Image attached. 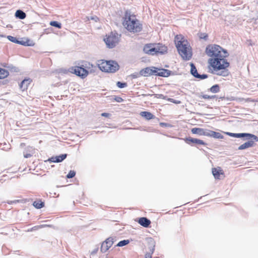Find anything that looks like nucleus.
<instances>
[{"mask_svg":"<svg viewBox=\"0 0 258 258\" xmlns=\"http://www.w3.org/2000/svg\"><path fill=\"white\" fill-rule=\"evenodd\" d=\"M142 76L141 75V71L139 73H134L131 75V77L132 79H136Z\"/></svg>","mask_w":258,"mask_h":258,"instance_id":"nucleus-39","label":"nucleus"},{"mask_svg":"<svg viewBox=\"0 0 258 258\" xmlns=\"http://www.w3.org/2000/svg\"><path fill=\"white\" fill-rule=\"evenodd\" d=\"M10 146V144H8L6 143H4V144L0 143V147L1 148V149L2 150H4L7 151L9 149H10V147H9Z\"/></svg>","mask_w":258,"mask_h":258,"instance_id":"nucleus-36","label":"nucleus"},{"mask_svg":"<svg viewBox=\"0 0 258 258\" xmlns=\"http://www.w3.org/2000/svg\"><path fill=\"white\" fill-rule=\"evenodd\" d=\"M18 202H19L18 200H15V201H8L7 203L9 204H14V203H17Z\"/></svg>","mask_w":258,"mask_h":258,"instance_id":"nucleus-51","label":"nucleus"},{"mask_svg":"<svg viewBox=\"0 0 258 258\" xmlns=\"http://www.w3.org/2000/svg\"><path fill=\"white\" fill-rule=\"evenodd\" d=\"M50 227V226L48 225H39L38 226H34L32 228L31 230H36V229H38V228H43V227Z\"/></svg>","mask_w":258,"mask_h":258,"instance_id":"nucleus-43","label":"nucleus"},{"mask_svg":"<svg viewBox=\"0 0 258 258\" xmlns=\"http://www.w3.org/2000/svg\"><path fill=\"white\" fill-rule=\"evenodd\" d=\"M201 97L205 99H215L217 98L216 95H202Z\"/></svg>","mask_w":258,"mask_h":258,"instance_id":"nucleus-35","label":"nucleus"},{"mask_svg":"<svg viewBox=\"0 0 258 258\" xmlns=\"http://www.w3.org/2000/svg\"><path fill=\"white\" fill-rule=\"evenodd\" d=\"M140 115L145 118L147 120L155 118V116L152 114L151 112L148 111H142L140 113Z\"/></svg>","mask_w":258,"mask_h":258,"instance_id":"nucleus-22","label":"nucleus"},{"mask_svg":"<svg viewBox=\"0 0 258 258\" xmlns=\"http://www.w3.org/2000/svg\"><path fill=\"white\" fill-rule=\"evenodd\" d=\"M156 97L157 98L164 99V96L163 94H155Z\"/></svg>","mask_w":258,"mask_h":258,"instance_id":"nucleus-47","label":"nucleus"},{"mask_svg":"<svg viewBox=\"0 0 258 258\" xmlns=\"http://www.w3.org/2000/svg\"><path fill=\"white\" fill-rule=\"evenodd\" d=\"M208 34L206 33H203L200 34V39H203L205 40H207L208 39Z\"/></svg>","mask_w":258,"mask_h":258,"instance_id":"nucleus-42","label":"nucleus"},{"mask_svg":"<svg viewBox=\"0 0 258 258\" xmlns=\"http://www.w3.org/2000/svg\"><path fill=\"white\" fill-rule=\"evenodd\" d=\"M141 71V75L144 77H149L151 76V67L142 69Z\"/></svg>","mask_w":258,"mask_h":258,"instance_id":"nucleus-19","label":"nucleus"},{"mask_svg":"<svg viewBox=\"0 0 258 258\" xmlns=\"http://www.w3.org/2000/svg\"><path fill=\"white\" fill-rule=\"evenodd\" d=\"M31 82L32 80L29 78L25 79L21 82L20 84L19 85L20 89L23 91L27 89L28 86L30 85Z\"/></svg>","mask_w":258,"mask_h":258,"instance_id":"nucleus-18","label":"nucleus"},{"mask_svg":"<svg viewBox=\"0 0 258 258\" xmlns=\"http://www.w3.org/2000/svg\"><path fill=\"white\" fill-rule=\"evenodd\" d=\"M15 17L17 18L23 20L26 17V14L23 11L21 10H17L15 13Z\"/></svg>","mask_w":258,"mask_h":258,"instance_id":"nucleus-23","label":"nucleus"},{"mask_svg":"<svg viewBox=\"0 0 258 258\" xmlns=\"http://www.w3.org/2000/svg\"><path fill=\"white\" fill-rule=\"evenodd\" d=\"M7 38L8 40L13 43L21 44L23 46H33L34 45V43L31 42V43H29L30 40L27 39V41H23V40H19L18 39L14 36L9 35L7 36Z\"/></svg>","mask_w":258,"mask_h":258,"instance_id":"nucleus-9","label":"nucleus"},{"mask_svg":"<svg viewBox=\"0 0 258 258\" xmlns=\"http://www.w3.org/2000/svg\"><path fill=\"white\" fill-rule=\"evenodd\" d=\"M116 86L119 88H124V87L127 86V83H124V82H121L118 81L116 83Z\"/></svg>","mask_w":258,"mask_h":258,"instance_id":"nucleus-37","label":"nucleus"},{"mask_svg":"<svg viewBox=\"0 0 258 258\" xmlns=\"http://www.w3.org/2000/svg\"><path fill=\"white\" fill-rule=\"evenodd\" d=\"M51 32V28L45 29L44 30L43 34H49Z\"/></svg>","mask_w":258,"mask_h":258,"instance_id":"nucleus-46","label":"nucleus"},{"mask_svg":"<svg viewBox=\"0 0 258 258\" xmlns=\"http://www.w3.org/2000/svg\"><path fill=\"white\" fill-rule=\"evenodd\" d=\"M151 253H147L145 255V258H152V254L153 253L154 251V248L153 247L152 248Z\"/></svg>","mask_w":258,"mask_h":258,"instance_id":"nucleus-44","label":"nucleus"},{"mask_svg":"<svg viewBox=\"0 0 258 258\" xmlns=\"http://www.w3.org/2000/svg\"><path fill=\"white\" fill-rule=\"evenodd\" d=\"M120 37L117 32L112 31L104 40L108 48H113L118 43Z\"/></svg>","mask_w":258,"mask_h":258,"instance_id":"nucleus-5","label":"nucleus"},{"mask_svg":"<svg viewBox=\"0 0 258 258\" xmlns=\"http://www.w3.org/2000/svg\"><path fill=\"white\" fill-rule=\"evenodd\" d=\"M69 71L70 73L74 74L82 79L86 78L89 74L88 71L84 68L83 66L72 67L69 69Z\"/></svg>","mask_w":258,"mask_h":258,"instance_id":"nucleus-7","label":"nucleus"},{"mask_svg":"<svg viewBox=\"0 0 258 258\" xmlns=\"http://www.w3.org/2000/svg\"><path fill=\"white\" fill-rule=\"evenodd\" d=\"M9 75V73L7 70L0 68V79L7 77Z\"/></svg>","mask_w":258,"mask_h":258,"instance_id":"nucleus-26","label":"nucleus"},{"mask_svg":"<svg viewBox=\"0 0 258 258\" xmlns=\"http://www.w3.org/2000/svg\"><path fill=\"white\" fill-rule=\"evenodd\" d=\"M172 71L165 69L159 68V71L157 74H156V76H160L162 77H168L171 75Z\"/></svg>","mask_w":258,"mask_h":258,"instance_id":"nucleus-14","label":"nucleus"},{"mask_svg":"<svg viewBox=\"0 0 258 258\" xmlns=\"http://www.w3.org/2000/svg\"><path fill=\"white\" fill-rule=\"evenodd\" d=\"M33 205L36 209H39L44 207V203L41 200L36 201L33 202Z\"/></svg>","mask_w":258,"mask_h":258,"instance_id":"nucleus-25","label":"nucleus"},{"mask_svg":"<svg viewBox=\"0 0 258 258\" xmlns=\"http://www.w3.org/2000/svg\"><path fill=\"white\" fill-rule=\"evenodd\" d=\"M213 131H211L208 129L204 130L203 136H207V137H212Z\"/></svg>","mask_w":258,"mask_h":258,"instance_id":"nucleus-34","label":"nucleus"},{"mask_svg":"<svg viewBox=\"0 0 258 258\" xmlns=\"http://www.w3.org/2000/svg\"><path fill=\"white\" fill-rule=\"evenodd\" d=\"M98 251V247H97L96 248L94 249L92 252H91V254L92 255H94L95 254L97 251Z\"/></svg>","mask_w":258,"mask_h":258,"instance_id":"nucleus-50","label":"nucleus"},{"mask_svg":"<svg viewBox=\"0 0 258 258\" xmlns=\"http://www.w3.org/2000/svg\"><path fill=\"white\" fill-rule=\"evenodd\" d=\"M222 59H225L224 58L227 57L229 55V53L226 49L222 48L221 53Z\"/></svg>","mask_w":258,"mask_h":258,"instance_id":"nucleus-32","label":"nucleus"},{"mask_svg":"<svg viewBox=\"0 0 258 258\" xmlns=\"http://www.w3.org/2000/svg\"><path fill=\"white\" fill-rule=\"evenodd\" d=\"M184 140L187 144L191 146H193V144L202 145H207V144L202 140H200L196 138H193L190 137L186 138Z\"/></svg>","mask_w":258,"mask_h":258,"instance_id":"nucleus-11","label":"nucleus"},{"mask_svg":"<svg viewBox=\"0 0 258 258\" xmlns=\"http://www.w3.org/2000/svg\"><path fill=\"white\" fill-rule=\"evenodd\" d=\"M122 25L129 31L139 32L142 30V25L137 20L135 15H131V12L127 10L123 17Z\"/></svg>","mask_w":258,"mask_h":258,"instance_id":"nucleus-2","label":"nucleus"},{"mask_svg":"<svg viewBox=\"0 0 258 258\" xmlns=\"http://www.w3.org/2000/svg\"><path fill=\"white\" fill-rule=\"evenodd\" d=\"M159 124L162 127L168 128L172 127V125L171 124L166 122H160Z\"/></svg>","mask_w":258,"mask_h":258,"instance_id":"nucleus-40","label":"nucleus"},{"mask_svg":"<svg viewBox=\"0 0 258 258\" xmlns=\"http://www.w3.org/2000/svg\"><path fill=\"white\" fill-rule=\"evenodd\" d=\"M208 76L207 74H202V75L199 74L198 78H197L200 79V80H204V79L208 78Z\"/></svg>","mask_w":258,"mask_h":258,"instance_id":"nucleus-41","label":"nucleus"},{"mask_svg":"<svg viewBox=\"0 0 258 258\" xmlns=\"http://www.w3.org/2000/svg\"><path fill=\"white\" fill-rule=\"evenodd\" d=\"M114 99L117 102H121L123 101V99L120 96H114Z\"/></svg>","mask_w":258,"mask_h":258,"instance_id":"nucleus-45","label":"nucleus"},{"mask_svg":"<svg viewBox=\"0 0 258 258\" xmlns=\"http://www.w3.org/2000/svg\"><path fill=\"white\" fill-rule=\"evenodd\" d=\"M209 91L213 93H217L220 91V86L218 84H215L212 86L209 89Z\"/></svg>","mask_w":258,"mask_h":258,"instance_id":"nucleus-28","label":"nucleus"},{"mask_svg":"<svg viewBox=\"0 0 258 258\" xmlns=\"http://www.w3.org/2000/svg\"><path fill=\"white\" fill-rule=\"evenodd\" d=\"M76 175V172L74 170H70L69 173L67 175L68 178H72L74 177Z\"/></svg>","mask_w":258,"mask_h":258,"instance_id":"nucleus-38","label":"nucleus"},{"mask_svg":"<svg viewBox=\"0 0 258 258\" xmlns=\"http://www.w3.org/2000/svg\"><path fill=\"white\" fill-rule=\"evenodd\" d=\"M35 150L33 147H28L23 153L24 157L26 158H30L33 156Z\"/></svg>","mask_w":258,"mask_h":258,"instance_id":"nucleus-17","label":"nucleus"},{"mask_svg":"<svg viewBox=\"0 0 258 258\" xmlns=\"http://www.w3.org/2000/svg\"><path fill=\"white\" fill-rule=\"evenodd\" d=\"M211 137H213L215 139H223L224 136L223 135H222L220 133L213 131Z\"/></svg>","mask_w":258,"mask_h":258,"instance_id":"nucleus-29","label":"nucleus"},{"mask_svg":"<svg viewBox=\"0 0 258 258\" xmlns=\"http://www.w3.org/2000/svg\"><path fill=\"white\" fill-rule=\"evenodd\" d=\"M110 115V114L108 113H106V112H104V113H102L101 114V116H104V117H109V116Z\"/></svg>","mask_w":258,"mask_h":258,"instance_id":"nucleus-48","label":"nucleus"},{"mask_svg":"<svg viewBox=\"0 0 258 258\" xmlns=\"http://www.w3.org/2000/svg\"><path fill=\"white\" fill-rule=\"evenodd\" d=\"M221 50L222 48L216 44L209 45L206 47V54L212 57L209 59L208 62L214 71H218L229 66V63L226 59L221 58Z\"/></svg>","mask_w":258,"mask_h":258,"instance_id":"nucleus-1","label":"nucleus"},{"mask_svg":"<svg viewBox=\"0 0 258 258\" xmlns=\"http://www.w3.org/2000/svg\"><path fill=\"white\" fill-rule=\"evenodd\" d=\"M67 156V154H63L58 156H52L48 159V161L51 162L59 163L63 161Z\"/></svg>","mask_w":258,"mask_h":258,"instance_id":"nucleus-13","label":"nucleus"},{"mask_svg":"<svg viewBox=\"0 0 258 258\" xmlns=\"http://www.w3.org/2000/svg\"><path fill=\"white\" fill-rule=\"evenodd\" d=\"M156 54H164L167 52V47L162 44H155Z\"/></svg>","mask_w":258,"mask_h":258,"instance_id":"nucleus-12","label":"nucleus"},{"mask_svg":"<svg viewBox=\"0 0 258 258\" xmlns=\"http://www.w3.org/2000/svg\"><path fill=\"white\" fill-rule=\"evenodd\" d=\"M98 66L101 71L107 73H115L119 68L118 64L113 60H100L98 61Z\"/></svg>","mask_w":258,"mask_h":258,"instance_id":"nucleus-4","label":"nucleus"},{"mask_svg":"<svg viewBox=\"0 0 258 258\" xmlns=\"http://www.w3.org/2000/svg\"><path fill=\"white\" fill-rule=\"evenodd\" d=\"M204 128L194 127L191 128V132L194 134H197L199 136H203Z\"/></svg>","mask_w":258,"mask_h":258,"instance_id":"nucleus-24","label":"nucleus"},{"mask_svg":"<svg viewBox=\"0 0 258 258\" xmlns=\"http://www.w3.org/2000/svg\"><path fill=\"white\" fill-rule=\"evenodd\" d=\"M251 137H245L242 138L243 141H247L244 144L238 147V150H242L248 148L252 147L255 145V142L258 141V137L253 134H250Z\"/></svg>","mask_w":258,"mask_h":258,"instance_id":"nucleus-6","label":"nucleus"},{"mask_svg":"<svg viewBox=\"0 0 258 258\" xmlns=\"http://www.w3.org/2000/svg\"><path fill=\"white\" fill-rule=\"evenodd\" d=\"M225 134L228 135L230 137L237 138H244L245 137H251L250 133H232L230 132H226Z\"/></svg>","mask_w":258,"mask_h":258,"instance_id":"nucleus-15","label":"nucleus"},{"mask_svg":"<svg viewBox=\"0 0 258 258\" xmlns=\"http://www.w3.org/2000/svg\"><path fill=\"white\" fill-rule=\"evenodd\" d=\"M114 243V238L109 237L104 241L101 245L100 251L102 253L106 252L111 247Z\"/></svg>","mask_w":258,"mask_h":258,"instance_id":"nucleus-8","label":"nucleus"},{"mask_svg":"<svg viewBox=\"0 0 258 258\" xmlns=\"http://www.w3.org/2000/svg\"><path fill=\"white\" fill-rule=\"evenodd\" d=\"M159 71V68L155 67H151V74L152 75H155L156 76V74L158 73Z\"/></svg>","mask_w":258,"mask_h":258,"instance_id":"nucleus-33","label":"nucleus"},{"mask_svg":"<svg viewBox=\"0 0 258 258\" xmlns=\"http://www.w3.org/2000/svg\"><path fill=\"white\" fill-rule=\"evenodd\" d=\"M50 25L51 26L56 27L58 29H60L61 28V24L57 21H53L50 22Z\"/></svg>","mask_w":258,"mask_h":258,"instance_id":"nucleus-30","label":"nucleus"},{"mask_svg":"<svg viewBox=\"0 0 258 258\" xmlns=\"http://www.w3.org/2000/svg\"><path fill=\"white\" fill-rule=\"evenodd\" d=\"M224 98V97H221L220 98V99H221L223 100V99Z\"/></svg>","mask_w":258,"mask_h":258,"instance_id":"nucleus-53","label":"nucleus"},{"mask_svg":"<svg viewBox=\"0 0 258 258\" xmlns=\"http://www.w3.org/2000/svg\"><path fill=\"white\" fill-rule=\"evenodd\" d=\"M226 68L224 69H222L223 70L221 72H218V73H216L215 72V71H214L213 70V73L214 74H215L217 75H219V76H223V77H226V76H228L229 74V72L228 71V70L226 69Z\"/></svg>","mask_w":258,"mask_h":258,"instance_id":"nucleus-27","label":"nucleus"},{"mask_svg":"<svg viewBox=\"0 0 258 258\" xmlns=\"http://www.w3.org/2000/svg\"><path fill=\"white\" fill-rule=\"evenodd\" d=\"M138 222L141 226L145 228L149 227L151 224L150 220L146 217L140 218Z\"/></svg>","mask_w":258,"mask_h":258,"instance_id":"nucleus-16","label":"nucleus"},{"mask_svg":"<svg viewBox=\"0 0 258 258\" xmlns=\"http://www.w3.org/2000/svg\"><path fill=\"white\" fill-rule=\"evenodd\" d=\"M176 47L182 59L184 60H189L191 59L192 53L191 48L188 45V43L186 40H176Z\"/></svg>","mask_w":258,"mask_h":258,"instance_id":"nucleus-3","label":"nucleus"},{"mask_svg":"<svg viewBox=\"0 0 258 258\" xmlns=\"http://www.w3.org/2000/svg\"><path fill=\"white\" fill-rule=\"evenodd\" d=\"M212 173L215 178L220 179V175L223 174V173L220 168L219 169L213 168H212Z\"/></svg>","mask_w":258,"mask_h":258,"instance_id":"nucleus-20","label":"nucleus"},{"mask_svg":"<svg viewBox=\"0 0 258 258\" xmlns=\"http://www.w3.org/2000/svg\"><path fill=\"white\" fill-rule=\"evenodd\" d=\"M143 51L146 54L153 55L156 54L155 44H146L143 48Z\"/></svg>","mask_w":258,"mask_h":258,"instance_id":"nucleus-10","label":"nucleus"},{"mask_svg":"<svg viewBox=\"0 0 258 258\" xmlns=\"http://www.w3.org/2000/svg\"><path fill=\"white\" fill-rule=\"evenodd\" d=\"M0 37H5V36H4V35H0Z\"/></svg>","mask_w":258,"mask_h":258,"instance_id":"nucleus-52","label":"nucleus"},{"mask_svg":"<svg viewBox=\"0 0 258 258\" xmlns=\"http://www.w3.org/2000/svg\"><path fill=\"white\" fill-rule=\"evenodd\" d=\"M130 243V240L128 239L123 240L120 241L116 245V246L122 247L125 245H126Z\"/></svg>","mask_w":258,"mask_h":258,"instance_id":"nucleus-31","label":"nucleus"},{"mask_svg":"<svg viewBox=\"0 0 258 258\" xmlns=\"http://www.w3.org/2000/svg\"><path fill=\"white\" fill-rule=\"evenodd\" d=\"M190 74L195 78H198V76L199 74L198 72L197 69L195 65L193 63L191 62L190 63Z\"/></svg>","mask_w":258,"mask_h":258,"instance_id":"nucleus-21","label":"nucleus"},{"mask_svg":"<svg viewBox=\"0 0 258 258\" xmlns=\"http://www.w3.org/2000/svg\"><path fill=\"white\" fill-rule=\"evenodd\" d=\"M90 19L93 20L95 22H97L99 20L97 16L91 17Z\"/></svg>","mask_w":258,"mask_h":258,"instance_id":"nucleus-49","label":"nucleus"}]
</instances>
